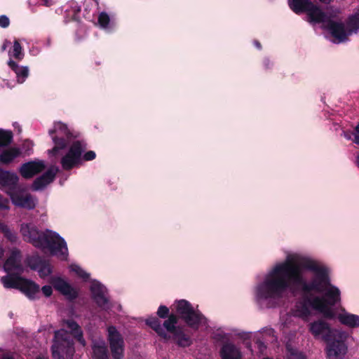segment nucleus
I'll list each match as a JSON object with an SVG mask.
<instances>
[{"instance_id": "obj_28", "label": "nucleus", "mask_w": 359, "mask_h": 359, "mask_svg": "<svg viewBox=\"0 0 359 359\" xmlns=\"http://www.w3.org/2000/svg\"><path fill=\"white\" fill-rule=\"evenodd\" d=\"M4 236L11 243H16L18 241V236L17 233L10 229V228L6 225L2 226L1 225V231Z\"/></svg>"}, {"instance_id": "obj_32", "label": "nucleus", "mask_w": 359, "mask_h": 359, "mask_svg": "<svg viewBox=\"0 0 359 359\" xmlns=\"http://www.w3.org/2000/svg\"><path fill=\"white\" fill-rule=\"evenodd\" d=\"M109 21H110L109 16L108 15L107 13L102 12L99 15L98 22H99L100 26L102 28H104V29L107 28L108 25L109 24Z\"/></svg>"}, {"instance_id": "obj_15", "label": "nucleus", "mask_w": 359, "mask_h": 359, "mask_svg": "<svg viewBox=\"0 0 359 359\" xmlns=\"http://www.w3.org/2000/svg\"><path fill=\"white\" fill-rule=\"evenodd\" d=\"M44 168L45 164L43 161H30L22 164L20 168L19 172L24 178L29 179L41 172Z\"/></svg>"}, {"instance_id": "obj_21", "label": "nucleus", "mask_w": 359, "mask_h": 359, "mask_svg": "<svg viewBox=\"0 0 359 359\" xmlns=\"http://www.w3.org/2000/svg\"><path fill=\"white\" fill-rule=\"evenodd\" d=\"M8 65L10 68L15 73L17 81L19 83L25 82L29 76V68L27 66H20L12 60H9Z\"/></svg>"}, {"instance_id": "obj_45", "label": "nucleus", "mask_w": 359, "mask_h": 359, "mask_svg": "<svg viewBox=\"0 0 359 359\" xmlns=\"http://www.w3.org/2000/svg\"><path fill=\"white\" fill-rule=\"evenodd\" d=\"M355 133L359 134V123L356 125V126L355 128Z\"/></svg>"}, {"instance_id": "obj_14", "label": "nucleus", "mask_w": 359, "mask_h": 359, "mask_svg": "<svg viewBox=\"0 0 359 359\" xmlns=\"http://www.w3.org/2000/svg\"><path fill=\"white\" fill-rule=\"evenodd\" d=\"M19 177L15 172L0 169V189L8 195L18 189Z\"/></svg>"}, {"instance_id": "obj_30", "label": "nucleus", "mask_w": 359, "mask_h": 359, "mask_svg": "<svg viewBox=\"0 0 359 359\" xmlns=\"http://www.w3.org/2000/svg\"><path fill=\"white\" fill-rule=\"evenodd\" d=\"M70 270L74 272L79 277L82 278L84 281H87L90 278V274L76 264H72L70 266Z\"/></svg>"}, {"instance_id": "obj_7", "label": "nucleus", "mask_w": 359, "mask_h": 359, "mask_svg": "<svg viewBox=\"0 0 359 359\" xmlns=\"http://www.w3.org/2000/svg\"><path fill=\"white\" fill-rule=\"evenodd\" d=\"M53 359H72L75 350L71 334L61 329L55 332L51 346Z\"/></svg>"}, {"instance_id": "obj_19", "label": "nucleus", "mask_w": 359, "mask_h": 359, "mask_svg": "<svg viewBox=\"0 0 359 359\" xmlns=\"http://www.w3.org/2000/svg\"><path fill=\"white\" fill-rule=\"evenodd\" d=\"M339 321L349 327L354 328L359 327V316L347 312L342 309L337 315Z\"/></svg>"}, {"instance_id": "obj_33", "label": "nucleus", "mask_w": 359, "mask_h": 359, "mask_svg": "<svg viewBox=\"0 0 359 359\" xmlns=\"http://www.w3.org/2000/svg\"><path fill=\"white\" fill-rule=\"evenodd\" d=\"M169 313V309L165 306H160L157 314L160 318H165Z\"/></svg>"}, {"instance_id": "obj_12", "label": "nucleus", "mask_w": 359, "mask_h": 359, "mask_svg": "<svg viewBox=\"0 0 359 359\" xmlns=\"http://www.w3.org/2000/svg\"><path fill=\"white\" fill-rule=\"evenodd\" d=\"M8 196L12 203L17 207L31 210L36 205V199L22 189L18 188Z\"/></svg>"}, {"instance_id": "obj_22", "label": "nucleus", "mask_w": 359, "mask_h": 359, "mask_svg": "<svg viewBox=\"0 0 359 359\" xmlns=\"http://www.w3.org/2000/svg\"><path fill=\"white\" fill-rule=\"evenodd\" d=\"M64 325L71 330V334L83 346H86V341L83 337V332L79 325L73 320H67L64 321Z\"/></svg>"}, {"instance_id": "obj_43", "label": "nucleus", "mask_w": 359, "mask_h": 359, "mask_svg": "<svg viewBox=\"0 0 359 359\" xmlns=\"http://www.w3.org/2000/svg\"><path fill=\"white\" fill-rule=\"evenodd\" d=\"M9 44V42L8 41H5L2 46V50L4 51L7 47H8V45Z\"/></svg>"}, {"instance_id": "obj_11", "label": "nucleus", "mask_w": 359, "mask_h": 359, "mask_svg": "<svg viewBox=\"0 0 359 359\" xmlns=\"http://www.w3.org/2000/svg\"><path fill=\"white\" fill-rule=\"evenodd\" d=\"M93 299L99 307L104 311H109L113 306L109 302L107 290L100 283L93 280L90 287Z\"/></svg>"}, {"instance_id": "obj_35", "label": "nucleus", "mask_w": 359, "mask_h": 359, "mask_svg": "<svg viewBox=\"0 0 359 359\" xmlns=\"http://www.w3.org/2000/svg\"><path fill=\"white\" fill-rule=\"evenodd\" d=\"M10 20L8 18L6 15L0 16V27L3 28H6L9 25Z\"/></svg>"}, {"instance_id": "obj_49", "label": "nucleus", "mask_w": 359, "mask_h": 359, "mask_svg": "<svg viewBox=\"0 0 359 359\" xmlns=\"http://www.w3.org/2000/svg\"><path fill=\"white\" fill-rule=\"evenodd\" d=\"M1 225L2 226H6V224L0 221V231H1Z\"/></svg>"}, {"instance_id": "obj_17", "label": "nucleus", "mask_w": 359, "mask_h": 359, "mask_svg": "<svg viewBox=\"0 0 359 359\" xmlns=\"http://www.w3.org/2000/svg\"><path fill=\"white\" fill-rule=\"evenodd\" d=\"M330 19L341 25V27H343L342 29L346 34L344 40L341 42L342 43L347 39V37L349 34H351L353 31H356L359 29V8H357L355 13L349 17L348 22V29H346L343 22L335 17L330 16Z\"/></svg>"}, {"instance_id": "obj_18", "label": "nucleus", "mask_w": 359, "mask_h": 359, "mask_svg": "<svg viewBox=\"0 0 359 359\" xmlns=\"http://www.w3.org/2000/svg\"><path fill=\"white\" fill-rule=\"evenodd\" d=\"M57 168H51L46 172L42 176L35 180L32 188L35 191L41 190L50 184L55 178L57 172Z\"/></svg>"}, {"instance_id": "obj_37", "label": "nucleus", "mask_w": 359, "mask_h": 359, "mask_svg": "<svg viewBox=\"0 0 359 359\" xmlns=\"http://www.w3.org/2000/svg\"><path fill=\"white\" fill-rule=\"evenodd\" d=\"M0 359H13L10 353L0 348Z\"/></svg>"}, {"instance_id": "obj_8", "label": "nucleus", "mask_w": 359, "mask_h": 359, "mask_svg": "<svg viewBox=\"0 0 359 359\" xmlns=\"http://www.w3.org/2000/svg\"><path fill=\"white\" fill-rule=\"evenodd\" d=\"M347 334L342 330H336L333 332V337L326 342V355L328 359H344L348 351L346 344Z\"/></svg>"}, {"instance_id": "obj_47", "label": "nucleus", "mask_w": 359, "mask_h": 359, "mask_svg": "<svg viewBox=\"0 0 359 359\" xmlns=\"http://www.w3.org/2000/svg\"><path fill=\"white\" fill-rule=\"evenodd\" d=\"M4 255V250L1 248L0 249V259L3 257Z\"/></svg>"}, {"instance_id": "obj_23", "label": "nucleus", "mask_w": 359, "mask_h": 359, "mask_svg": "<svg viewBox=\"0 0 359 359\" xmlns=\"http://www.w3.org/2000/svg\"><path fill=\"white\" fill-rule=\"evenodd\" d=\"M93 359H108L107 347L103 340L93 343Z\"/></svg>"}, {"instance_id": "obj_26", "label": "nucleus", "mask_w": 359, "mask_h": 359, "mask_svg": "<svg viewBox=\"0 0 359 359\" xmlns=\"http://www.w3.org/2000/svg\"><path fill=\"white\" fill-rule=\"evenodd\" d=\"M171 339H173L177 345L182 347L189 346L191 344V338L186 335L180 328L175 332Z\"/></svg>"}, {"instance_id": "obj_1", "label": "nucleus", "mask_w": 359, "mask_h": 359, "mask_svg": "<svg viewBox=\"0 0 359 359\" xmlns=\"http://www.w3.org/2000/svg\"><path fill=\"white\" fill-rule=\"evenodd\" d=\"M299 289L302 299L292 309L294 316L306 318L313 309L325 317H334L332 306L340 301V290L330 283L329 269L299 252H287L283 262L265 273L255 287V299L262 306L274 307L280 304L287 290Z\"/></svg>"}, {"instance_id": "obj_50", "label": "nucleus", "mask_w": 359, "mask_h": 359, "mask_svg": "<svg viewBox=\"0 0 359 359\" xmlns=\"http://www.w3.org/2000/svg\"><path fill=\"white\" fill-rule=\"evenodd\" d=\"M259 346L262 348V346L264 347V344L262 342H259Z\"/></svg>"}, {"instance_id": "obj_40", "label": "nucleus", "mask_w": 359, "mask_h": 359, "mask_svg": "<svg viewBox=\"0 0 359 359\" xmlns=\"http://www.w3.org/2000/svg\"><path fill=\"white\" fill-rule=\"evenodd\" d=\"M263 332H264V334L265 336H269V337H271H271H273V336H274V331H273V329H271V328L264 330L263 331Z\"/></svg>"}, {"instance_id": "obj_29", "label": "nucleus", "mask_w": 359, "mask_h": 359, "mask_svg": "<svg viewBox=\"0 0 359 359\" xmlns=\"http://www.w3.org/2000/svg\"><path fill=\"white\" fill-rule=\"evenodd\" d=\"M70 270L74 272L79 277L82 278L84 281H87L90 278V274L76 264H72L70 266Z\"/></svg>"}, {"instance_id": "obj_44", "label": "nucleus", "mask_w": 359, "mask_h": 359, "mask_svg": "<svg viewBox=\"0 0 359 359\" xmlns=\"http://www.w3.org/2000/svg\"><path fill=\"white\" fill-rule=\"evenodd\" d=\"M36 359H48V358L46 355H40L37 356Z\"/></svg>"}, {"instance_id": "obj_5", "label": "nucleus", "mask_w": 359, "mask_h": 359, "mask_svg": "<svg viewBox=\"0 0 359 359\" xmlns=\"http://www.w3.org/2000/svg\"><path fill=\"white\" fill-rule=\"evenodd\" d=\"M7 276L1 278V282L6 288H15L22 292L29 299H35L39 292V286L35 283L20 276L23 271L20 254L13 250L4 265Z\"/></svg>"}, {"instance_id": "obj_4", "label": "nucleus", "mask_w": 359, "mask_h": 359, "mask_svg": "<svg viewBox=\"0 0 359 359\" xmlns=\"http://www.w3.org/2000/svg\"><path fill=\"white\" fill-rule=\"evenodd\" d=\"M290 9L296 14L306 12L309 22L313 24L321 23L322 27L326 29L332 36L334 43H339L345 36L341 25L330 19L320 8L314 5L310 0H288Z\"/></svg>"}, {"instance_id": "obj_46", "label": "nucleus", "mask_w": 359, "mask_h": 359, "mask_svg": "<svg viewBox=\"0 0 359 359\" xmlns=\"http://www.w3.org/2000/svg\"><path fill=\"white\" fill-rule=\"evenodd\" d=\"M255 45L257 47V48H260L261 46L258 41L255 42Z\"/></svg>"}, {"instance_id": "obj_20", "label": "nucleus", "mask_w": 359, "mask_h": 359, "mask_svg": "<svg viewBox=\"0 0 359 359\" xmlns=\"http://www.w3.org/2000/svg\"><path fill=\"white\" fill-rule=\"evenodd\" d=\"M222 359H241L240 350L233 344H224L220 350Z\"/></svg>"}, {"instance_id": "obj_36", "label": "nucleus", "mask_w": 359, "mask_h": 359, "mask_svg": "<svg viewBox=\"0 0 359 359\" xmlns=\"http://www.w3.org/2000/svg\"><path fill=\"white\" fill-rule=\"evenodd\" d=\"M43 294L46 297H50L52 294L53 289L50 285H45L41 289Z\"/></svg>"}, {"instance_id": "obj_31", "label": "nucleus", "mask_w": 359, "mask_h": 359, "mask_svg": "<svg viewBox=\"0 0 359 359\" xmlns=\"http://www.w3.org/2000/svg\"><path fill=\"white\" fill-rule=\"evenodd\" d=\"M12 133L0 129V147L6 146L12 140Z\"/></svg>"}, {"instance_id": "obj_24", "label": "nucleus", "mask_w": 359, "mask_h": 359, "mask_svg": "<svg viewBox=\"0 0 359 359\" xmlns=\"http://www.w3.org/2000/svg\"><path fill=\"white\" fill-rule=\"evenodd\" d=\"M31 268L38 271L41 278H45L52 273V267L48 262L39 260L35 264L31 265Z\"/></svg>"}, {"instance_id": "obj_2", "label": "nucleus", "mask_w": 359, "mask_h": 359, "mask_svg": "<svg viewBox=\"0 0 359 359\" xmlns=\"http://www.w3.org/2000/svg\"><path fill=\"white\" fill-rule=\"evenodd\" d=\"M54 147L48 151L50 156L60 158V163L64 170H70L77 166L81 161L83 147L80 141L74 140V136L67 126L62 122L54 123L49 130Z\"/></svg>"}, {"instance_id": "obj_16", "label": "nucleus", "mask_w": 359, "mask_h": 359, "mask_svg": "<svg viewBox=\"0 0 359 359\" xmlns=\"http://www.w3.org/2000/svg\"><path fill=\"white\" fill-rule=\"evenodd\" d=\"M50 282L55 290L68 298L74 299L76 297V291L64 279L60 277H51Z\"/></svg>"}, {"instance_id": "obj_42", "label": "nucleus", "mask_w": 359, "mask_h": 359, "mask_svg": "<svg viewBox=\"0 0 359 359\" xmlns=\"http://www.w3.org/2000/svg\"><path fill=\"white\" fill-rule=\"evenodd\" d=\"M353 141L354 143L359 144V134L358 133H353Z\"/></svg>"}, {"instance_id": "obj_41", "label": "nucleus", "mask_w": 359, "mask_h": 359, "mask_svg": "<svg viewBox=\"0 0 359 359\" xmlns=\"http://www.w3.org/2000/svg\"><path fill=\"white\" fill-rule=\"evenodd\" d=\"M342 135L346 139V140H352V137H353V133L348 131H344L342 133Z\"/></svg>"}, {"instance_id": "obj_25", "label": "nucleus", "mask_w": 359, "mask_h": 359, "mask_svg": "<svg viewBox=\"0 0 359 359\" xmlns=\"http://www.w3.org/2000/svg\"><path fill=\"white\" fill-rule=\"evenodd\" d=\"M20 154V151L18 148H10L4 150L0 154V161L4 163H9L14 158L18 157Z\"/></svg>"}, {"instance_id": "obj_6", "label": "nucleus", "mask_w": 359, "mask_h": 359, "mask_svg": "<svg viewBox=\"0 0 359 359\" xmlns=\"http://www.w3.org/2000/svg\"><path fill=\"white\" fill-rule=\"evenodd\" d=\"M176 312L179 317L183 320L190 327L198 330L208 328L207 318L188 301L180 299L175 302Z\"/></svg>"}, {"instance_id": "obj_10", "label": "nucleus", "mask_w": 359, "mask_h": 359, "mask_svg": "<svg viewBox=\"0 0 359 359\" xmlns=\"http://www.w3.org/2000/svg\"><path fill=\"white\" fill-rule=\"evenodd\" d=\"M107 332V339L113 358L123 359L125 351L123 337L114 326L109 327Z\"/></svg>"}, {"instance_id": "obj_3", "label": "nucleus", "mask_w": 359, "mask_h": 359, "mask_svg": "<svg viewBox=\"0 0 359 359\" xmlns=\"http://www.w3.org/2000/svg\"><path fill=\"white\" fill-rule=\"evenodd\" d=\"M20 231L25 241L47 250L61 260H67L69 255L67 243L57 232L50 229L40 231L33 224L27 223L22 224Z\"/></svg>"}, {"instance_id": "obj_51", "label": "nucleus", "mask_w": 359, "mask_h": 359, "mask_svg": "<svg viewBox=\"0 0 359 359\" xmlns=\"http://www.w3.org/2000/svg\"><path fill=\"white\" fill-rule=\"evenodd\" d=\"M117 308H118V309H121V306H120V305H117Z\"/></svg>"}, {"instance_id": "obj_13", "label": "nucleus", "mask_w": 359, "mask_h": 359, "mask_svg": "<svg viewBox=\"0 0 359 359\" xmlns=\"http://www.w3.org/2000/svg\"><path fill=\"white\" fill-rule=\"evenodd\" d=\"M309 330L315 339L327 341L337 330L332 329L325 320H318L309 323Z\"/></svg>"}, {"instance_id": "obj_34", "label": "nucleus", "mask_w": 359, "mask_h": 359, "mask_svg": "<svg viewBox=\"0 0 359 359\" xmlns=\"http://www.w3.org/2000/svg\"><path fill=\"white\" fill-rule=\"evenodd\" d=\"M9 209V201L7 198H4L0 194V210H8Z\"/></svg>"}, {"instance_id": "obj_9", "label": "nucleus", "mask_w": 359, "mask_h": 359, "mask_svg": "<svg viewBox=\"0 0 359 359\" xmlns=\"http://www.w3.org/2000/svg\"><path fill=\"white\" fill-rule=\"evenodd\" d=\"M146 323L165 341L170 340L175 332L180 329L176 326L177 318L173 314L170 315L163 325L155 317L149 318Z\"/></svg>"}, {"instance_id": "obj_27", "label": "nucleus", "mask_w": 359, "mask_h": 359, "mask_svg": "<svg viewBox=\"0 0 359 359\" xmlns=\"http://www.w3.org/2000/svg\"><path fill=\"white\" fill-rule=\"evenodd\" d=\"M8 54L10 57H13L15 59L18 60H22L24 53L22 52V46L18 41H14L13 49L9 51Z\"/></svg>"}, {"instance_id": "obj_39", "label": "nucleus", "mask_w": 359, "mask_h": 359, "mask_svg": "<svg viewBox=\"0 0 359 359\" xmlns=\"http://www.w3.org/2000/svg\"><path fill=\"white\" fill-rule=\"evenodd\" d=\"M289 359H305V357L302 353H292Z\"/></svg>"}, {"instance_id": "obj_38", "label": "nucleus", "mask_w": 359, "mask_h": 359, "mask_svg": "<svg viewBox=\"0 0 359 359\" xmlns=\"http://www.w3.org/2000/svg\"><path fill=\"white\" fill-rule=\"evenodd\" d=\"M95 153L93 151H89L88 152H86L84 156H83V158L86 160V161H91V160H93L95 158Z\"/></svg>"}, {"instance_id": "obj_48", "label": "nucleus", "mask_w": 359, "mask_h": 359, "mask_svg": "<svg viewBox=\"0 0 359 359\" xmlns=\"http://www.w3.org/2000/svg\"><path fill=\"white\" fill-rule=\"evenodd\" d=\"M356 163H357V165L359 166V154L358 155V156L356 158Z\"/></svg>"}]
</instances>
